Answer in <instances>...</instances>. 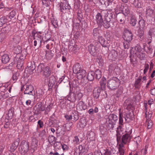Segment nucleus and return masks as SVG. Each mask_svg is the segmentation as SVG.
Segmentation results:
<instances>
[{
    "label": "nucleus",
    "mask_w": 155,
    "mask_h": 155,
    "mask_svg": "<svg viewBox=\"0 0 155 155\" xmlns=\"http://www.w3.org/2000/svg\"><path fill=\"white\" fill-rule=\"evenodd\" d=\"M141 78H139L135 81V86L136 88H139L140 85Z\"/></svg>",
    "instance_id": "49530a36"
},
{
    "label": "nucleus",
    "mask_w": 155,
    "mask_h": 155,
    "mask_svg": "<svg viewBox=\"0 0 155 155\" xmlns=\"http://www.w3.org/2000/svg\"><path fill=\"white\" fill-rule=\"evenodd\" d=\"M45 107L42 105L40 103L37 104L35 106L34 109L37 111V113H39L40 111H43L45 110Z\"/></svg>",
    "instance_id": "4468645a"
},
{
    "label": "nucleus",
    "mask_w": 155,
    "mask_h": 155,
    "mask_svg": "<svg viewBox=\"0 0 155 155\" xmlns=\"http://www.w3.org/2000/svg\"><path fill=\"white\" fill-rule=\"evenodd\" d=\"M109 119L112 120L114 121L116 120L117 119V116L114 114H110L108 117Z\"/></svg>",
    "instance_id": "ea45409f"
},
{
    "label": "nucleus",
    "mask_w": 155,
    "mask_h": 155,
    "mask_svg": "<svg viewBox=\"0 0 155 155\" xmlns=\"http://www.w3.org/2000/svg\"><path fill=\"white\" fill-rule=\"evenodd\" d=\"M34 90V88L32 85H29L27 86L24 92V94H29L33 95L32 94V91Z\"/></svg>",
    "instance_id": "dca6fc26"
},
{
    "label": "nucleus",
    "mask_w": 155,
    "mask_h": 155,
    "mask_svg": "<svg viewBox=\"0 0 155 155\" xmlns=\"http://www.w3.org/2000/svg\"><path fill=\"white\" fill-rule=\"evenodd\" d=\"M114 124H108L107 123V129L108 130H110L111 128L113 129L114 127Z\"/></svg>",
    "instance_id": "338daca9"
},
{
    "label": "nucleus",
    "mask_w": 155,
    "mask_h": 155,
    "mask_svg": "<svg viewBox=\"0 0 155 155\" xmlns=\"http://www.w3.org/2000/svg\"><path fill=\"white\" fill-rule=\"evenodd\" d=\"M86 125V122L84 119H82L80 122V125L82 127H84Z\"/></svg>",
    "instance_id": "3c124183"
},
{
    "label": "nucleus",
    "mask_w": 155,
    "mask_h": 155,
    "mask_svg": "<svg viewBox=\"0 0 155 155\" xmlns=\"http://www.w3.org/2000/svg\"><path fill=\"white\" fill-rule=\"evenodd\" d=\"M124 105L126 107V109H127L130 110L132 107L131 100L129 99L125 100L124 103Z\"/></svg>",
    "instance_id": "2eb2a0df"
},
{
    "label": "nucleus",
    "mask_w": 155,
    "mask_h": 155,
    "mask_svg": "<svg viewBox=\"0 0 155 155\" xmlns=\"http://www.w3.org/2000/svg\"><path fill=\"white\" fill-rule=\"evenodd\" d=\"M77 95L78 99V100H80L83 96V93L79 92L77 93Z\"/></svg>",
    "instance_id": "052dcab7"
},
{
    "label": "nucleus",
    "mask_w": 155,
    "mask_h": 155,
    "mask_svg": "<svg viewBox=\"0 0 155 155\" xmlns=\"http://www.w3.org/2000/svg\"><path fill=\"white\" fill-rule=\"evenodd\" d=\"M113 19L112 18H111L109 17V28L110 27H113L114 26V22L112 20Z\"/></svg>",
    "instance_id": "09e8293b"
},
{
    "label": "nucleus",
    "mask_w": 155,
    "mask_h": 155,
    "mask_svg": "<svg viewBox=\"0 0 155 155\" xmlns=\"http://www.w3.org/2000/svg\"><path fill=\"white\" fill-rule=\"evenodd\" d=\"M133 117V113H129L126 114L124 115V118L126 122H128L129 121V120H128V119H129L130 120L132 119Z\"/></svg>",
    "instance_id": "cd10ccee"
},
{
    "label": "nucleus",
    "mask_w": 155,
    "mask_h": 155,
    "mask_svg": "<svg viewBox=\"0 0 155 155\" xmlns=\"http://www.w3.org/2000/svg\"><path fill=\"white\" fill-rule=\"evenodd\" d=\"M38 69L40 71H42L44 75L46 77L50 76L51 71L50 68L48 66L45 67L43 64H40L38 67Z\"/></svg>",
    "instance_id": "39448f33"
},
{
    "label": "nucleus",
    "mask_w": 155,
    "mask_h": 155,
    "mask_svg": "<svg viewBox=\"0 0 155 155\" xmlns=\"http://www.w3.org/2000/svg\"><path fill=\"white\" fill-rule=\"evenodd\" d=\"M123 117V113L121 112L120 111L119 113V126L117 128V130H121V129L122 127V125H123L124 123Z\"/></svg>",
    "instance_id": "ddd939ff"
},
{
    "label": "nucleus",
    "mask_w": 155,
    "mask_h": 155,
    "mask_svg": "<svg viewBox=\"0 0 155 155\" xmlns=\"http://www.w3.org/2000/svg\"><path fill=\"white\" fill-rule=\"evenodd\" d=\"M38 141L36 139L33 140L31 144L32 146H34V147H36L37 146Z\"/></svg>",
    "instance_id": "0e129e2a"
},
{
    "label": "nucleus",
    "mask_w": 155,
    "mask_h": 155,
    "mask_svg": "<svg viewBox=\"0 0 155 155\" xmlns=\"http://www.w3.org/2000/svg\"><path fill=\"white\" fill-rule=\"evenodd\" d=\"M51 23L55 28H57L58 27V22L57 20L53 19L51 21Z\"/></svg>",
    "instance_id": "6e6d98bb"
},
{
    "label": "nucleus",
    "mask_w": 155,
    "mask_h": 155,
    "mask_svg": "<svg viewBox=\"0 0 155 155\" xmlns=\"http://www.w3.org/2000/svg\"><path fill=\"white\" fill-rule=\"evenodd\" d=\"M53 54L51 51H46L45 56L48 59H51L53 56Z\"/></svg>",
    "instance_id": "2f4dec72"
},
{
    "label": "nucleus",
    "mask_w": 155,
    "mask_h": 155,
    "mask_svg": "<svg viewBox=\"0 0 155 155\" xmlns=\"http://www.w3.org/2000/svg\"><path fill=\"white\" fill-rule=\"evenodd\" d=\"M115 12L116 14L117 15L120 13H122V7H120L119 5H117V7L115 8Z\"/></svg>",
    "instance_id": "c9c22d12"
},
{
    "label": "nucleus",
    "mask_w": 155,
    "mask_h": 155,
    "mask_svg": "<svg viewBox=\"0 0 155 155\" xmlns=\"http://www.w3.org/2000/svg\"><path fill=\"white\" fill-rule=\"evenodd\" d=\"M139 28H143L145 27V23L143 20H141L139 21Z\"/></svg>",
    "instance_id": "58836bf2"
},
{
    "label": "nucleus",
    "mask_w": 155,
    "mask_h": 155,
    "mask_svg": "<svg viewBox=\"0 0 155 155\" xmlns=\"http://www.w3.org/2000/svg\"><path fill=\"white\" fill-rule=\"evenodd\" d=\"M96 19L97 22L99 25H101L103 21V19L102 18V15L100 13H98L96 15Z\"/></svg>",
    "instance_id": "393cba45"
},
{
    "label": "nucleus",
    "mask_w": 155,
    "mask_h": 155,
    "mask_svg": "<svg viewBox=\"0 0 155 155\" xmlns=\"http://www.w3.org/2000/svg\"><path fill=\"white\" fill-rule=\"evenodd\" d=\"M110 16L111 13L110 14H108V15L105 17V19L102 22V24L101 25H103L104 27L106 28H108L109 17H110Z\"/></svg>",
    "instance_id": "f8f14e48"
},
{
    "label": "nucleus",
    "mask_w": 155,
    "mask_h": 155,
    "mask_svg": "<svg viewBox=\"0 0 155 155\" xmlns=\"http://www.w3.org/2000/svg\"><path fill=\"white\" fill-rule=\"evenodd\" d=\"M87 137L91 140H94L95 138L94 133L91 131H88L87 133Z\"/></svg>",
    "instance_id": "c756f323"
},
{
    "label": "nucleus",
    "mask_w": 155,
    "mask_h": 155,
    "mask_svg": "<svg viewBox=\"0 0 155 155\" xmlns=\"http://www.w3.org/2000/svg\"><path fill=\"white\" fill-rule=\"evenodd\" d=\"M88 50L90 53L92 55L94 56L96 55L97 48L95 46L91 44L88 47Z\"/></svg>",
    "instance_id": "423d86ee"
},
{
    "label": "nucleus",
    "mask_w": 155,
    "mask_h": 155,
    "mask_svg": "<svg viewBox=\"0 0 155 155\" xmlns=\"http://www.w3.org/2000/svg\"><path fill=\"white\" fill-rule=\"evenodd\" d=\"M7 115L8 116L9 119H11L13 115V113L12 110H9L8 113L7 114Z\"/></svg>",
    "instance_id": "13d9d810"
},
{
    "label": "nucleus",
    "mask_w": 155,
    "mask_h": 155,
    "mask_svg": "<svg viewBox=\"0 0 155 155\" xmlns=\"http://www.w3.org/2000/svg\"><path fill=\"white\" fill-rule=\"evenodd\" d=\"M98 40L99 42L103 47H107L109 45L110 41H106L104 38L102 36H99Z\"/></svg>",
    "instance_id": "0eeeda50"
},
{
    "label": "nucleus",
    "mask_w": 155,
    "mask_h": 155,
    "mask_svg": "<svg viewBox=\"0 0 155 155\" xmlns=\"http://www.w3.org/2000/svg\"><path fill=\"white\" fill-rule=\"evenodd\" d=\"M131 130L132 129L131 128L129 131H127L125 134L123 135L122 137L121 140L120 135L117 133L116 136L117 143H120V144H122L124 145L128 143H129L132 138V136L131 135L132 133Z\"/></svg>",
    "instance_id": "f257e3e1"
},
{
    "label": "nucleus",
    "mask_w": 155,
    "mask_h": 155,
    "mask_svg": "<svg viewBox=\"0 0 155 155\" xmlns=\"http://www.w3.org/2000/svg\"><path fill=\"white\" fill-rule=\"evenodd\" d=\"M153 10L150 8H148L146 10V15L148 16H151L153 14Z\"/></svg>",
    "instance_id": "a18cd8bd"
},
{
    "label": "nucleus",
    "mask_w": 155,
    "mask_h": 155,
    "mask_svg": "<svg viewBox=\"0 0 155 155\" xmlns=\"http://www.w3.org/2000/svg\"><path fill=\"white\" fill-rule=\"evenodd\" d=\"M81 70L79 64L77 63L74 65L73 68V71L74 73L77 74Z\"/></svg>",
    "instance_id": "6ab92c4d"
},
{
    "label": "nucleus",
    "mask_w": 155,
    "mask_h": 155,
    "mask_svg": "<svg viewBox=\"0 0 155 155\" xmlns=\"http://www.w3.org/2000/svg\"><path fill=\"white\" fill-rule=\"evenodd\" d=\"M155 32V28H152L150 29L149 31L148 32V35L150 36L149 39L150 40H151L152 39V35L153 34H154Z\"/></svg>",
    "instance_id": "473e14b6"
},
{
    "label": "nucleus",
    "mask_w": 155,
    "mask_h": 155,
    "mask_svg": "<svg viewBox=\"0 0 155 155\" xmlns=\"http://www.w3.org/2000/svg\"><path fill=\"white\" fill-rule=\"evenodd\" d=\"M133 34L131 31L127 30L124 33V40L123 42V46L124 49H128L130 47V43L132 41Z\"/></svg>",
    "instance_id": "f03ea898"
},
{
    "label": "nucleus",
    "mask_w": 155,
    "mask_h": 155,
    "mask_svg": "<svg viewBox=\"0 0 155 155\" xmlns=\"http://www.w3.org/2000/svg\"><path fill=\"white\" fill-rule=\"evenodd\" d=\"M99 34V30L97 28L94 29L93 31V35L94 36H97Z\"/></svg>",
    "instance_id": "bf43d9fd"
},
{
    "label": "nucleus",
    "mask_w": 155,
    "mask_h": 155,
    "mask_svg": "<svg viewBox=\"0 0 155 155\" xmlns=\"http://www.w3.org/2000/svg\"><path fill=\"white\" fill-rule=\"evenodd\" d=\"M118 54L117 51L115 50H112L110 53L109 54V56L110 57H111L112 60L114 59L118 56Z\"/></svg>",
    "instance_id": "4be33fe9"
},
{
    "label": "nucleus",
    "mask_w": 155,
    "mask_h": 155,
    "mask_svg": "<svg viewBox=\"0 0 155 155\" xmlns=\"http://www.w3.org/2000/svg\"><path fill=\"white\" fill-rule=\"evenodd\" d=\"M144 32L143 30H140L139 32L138 37L140 38V40L141 41H142L144 38Z\"/></svg>",
    "instance_id": "37998d69"
},
{
    "label": "nucleus",
    "mask_w": 155,
    "mask_h": 155,
    "mask_svg": "<svg viewBox=\"0 0 155 155\" xmlns=\"http://www.w3.org/2000/svg\"><path fill=\"white\" fill-rule=\"evenodd\" d=\"M37 96H39V97H41L44 94L43 91L41 89H39L37 93Z\"/></svg>",
    "instance_id": "603ef678"
},
{
    "label": "nucleus",
    "mask_w": 155,
    "mask_h": 155,
    "mask_svg": "<svg viewBox=\"0 0 155 155\" xmlns=\"http://www.w3.org/2000/svg\"><path fill=\"white\" fill-rule=\"evenodd\" d=\"M16 13L15 11L14 10H12L10 13V15L9 16V18L11 19L14 17L16 15Z\"/></svg>",
    "instance_id": "4d7b16f0"
},
{
    "label": "nucleus",
    "mask_w": 155,
    "mask_h": 155,
    "mask_svg": "<svg viewBox=\"0 0 155 155\" xmlns=\"http://www.w3.org/2000/svg\"><path fill=\"white\" fill-rule=\"evenodd\" d=\"M87 78H86V76H85L84 77H83L80 79L81 80V82L82 83L86 84L87 82Z\"/></svg>",
    "instance_id": "774afa93"
},
{
    "label": "nucleus",
    "mask_w": 155,
    "mask_h": 155,
    "mask_svg": "<svg viewBox=\"0 0 155 155\" xmlns=\"http://www.w3.org/2000/svg\"><path fill=\"white\" fill-rule=\"evenodd\" d=\"M61 5L60 10L63 12H64V11H68L71 9V7L67 2L62 3V5Z\"/></svg>",
    "instance_id": "1a4fd4ad"
},
{
    "label": "nucleus",
    "mask_w": 155,
    "mask_h": 155,
    "mask_svg": "<svg viewBox=\"0 0 155 155\" xmlns=\"http://www.w3.org/2000/svg\"><path fill=\"white\" fill-rule=\"evenodd\" d=\"M87 108V106L82 101H80L77 104V109L79 110H84Z\"/></svg>",
    "instance_id": "9b49d317"
},
{
    "label": "nucleus",
    "mask_w": 155,
    "mask_h": 155,
    "mask_svg": "<svg viewBox=\"0 0 155 155\" xmlns=\"http://www.w3.org/2000/svg\"><path fill=\"white\" fill-rule=\"evenodd\" d=\"M19 73L18 72L15 73L13 75V79L14 81H16L18 79V77L19 76Z\"/></svg>",
    "instance_id": "5fc2aeb1"
},
{
    "label": "nucleus",
    "mask_w": 155,
    "mask_h": 155,
    "mask_svg": "<svg viewBox=\"0 0 155 155\" xmlns=\"http://www.w3.org/2000/svg\"><path fill=\"white\" fill-rule=\"evenodd\" d=\"M86 73L85 71L83 69H81L80 71L78 72V74H77V77L78 79H81L86 76Z\"/></svg>",
    "instance_id": "aec40b11"
},
{
    "label": "nucleus",
    "mask_w": 155,
    "mask_h": 155,
    "mask_svg": "<svg viewBox=\"0 0 155 155\" xmlns=\"http://www.w3.org/2000/svg\"><path fill=\"white\" fill-rule=\"evenodd\" d=\"M121 7L122 8V12H123L122 13L124 15H127L128 14H130V11L129 7L127 5V4L121 5Z\"/></svg>",
    "instance_id": "9d476101"
},
{
    "label": "nucleus",
    "mask_w": 155,
    "mask_h": 155,
    "mask_svg": "<svg viewBox=\"0 0 155 155\" xmlns=\"http://www.w3.org/2000/svg\"><path fill=\"white\" fill-rule=\"evenodd\" d=\"M136 55L141 60L144 59L145 58V54L143 53L142 51L140 52V53L137 54Z\"/></svg>",
    "instance_id": "e433bc0d"
},
{
    "label": "nucleus",
    "mask_w": 155,
    "mask_h": 155,
    "mask_svg": "<svg viewBox=\"0 0 155 155\" xmlns=\"http://www.w3.org/2000/svg\"><path fill=\"white\" fill-rule=\"evenodd\" d=\"M120 71V68L117 66L114 67V72L117 74H119Z\"/></svg>",
    "instance_id": "e2e57ef3"
},
{
    "label": "nucleus",
    "mask_w": 155,
    "mask_h": 155,
    "mask_svg": "<svg viewBox=\"0 0 155 155\" xmlns=\"http://www.w3.org/2000/svg\"><path fill=\"white\" fill-rule=\"evenodd\" d=\"M142 51V49L140 45L137 44L134 48V51H133V54H137L140 53V52Z\"/></svg>",
    "instance_id": "b1692460"
},
{
    "label": "nucleus",
    "mask_w": 155,
    "mask_h": 155,
    "mask_svg": "<svg viewBox=\"0 0 155 155\" xmlns=\"http://www.w3.org/2000/svg\"><path fill=\"white\" fill-rule=\"evenodd\" d=\"M35 69V66L34 65H31L30 66L26 68L25 72H27L29 74H31L33 73V71Z\"/></svg>",
    "instance_id": "a878e982"
},
{
    "label": "nucleus",
    "mask_w": 155,
    "mask_h": 155,
    "mask_svg": "<svg viewBox=\"0 0 155 155\" xmlns=\"http://www.w3.org/2000/svg\"><path fill=\"white\" fill-rule=\"evenodd\" d=\"M102 80L100 82V85L101 89L104 90L105 87L106 86V79H102Z\"/></svg>",
    "instance_id": "a19ab883"
},
{
    "label": "nucleus",
    "mask_w": 155,
    "mask_h": 155,
    "mask_svg": "<svg viewBox=\"0 0 155 155\" xmlns=\"http://www.w3.org/2000/svg\"><path fill=\"white\" fill-rule=\"evenodd\" d=\"M20 60L18 61L17 64V67L19 69L22 70L23 68V64L20 62Z\"/></svg>",
    "instance_id": "8fccbe9b"
},
{
    "label": "nucleus",
    "mask_w": 155,
    "mask_h": 155,
    "mask_svg": "<svg viewBox=\"0 0 155 155\" xmlns=\"http://www.w3.org/2000/svg\"><path fill=\"white\" fill-rule=\"evenodd\" d=\"M29 145L28 142L25 140L22 141L20 145L19 150L22 154H25L28 151Z\"/></svg>",
    "instance_id": "20e7f679"
},
{
    "label": "nucleus",
    "mask_w": 155,
    "mask_h": 155,
    "mask_svg": "<svg viewBox=\"0 0 155 155\" xmlns=\"http://www.w3.org/2000/svg\"><path fill=\"white\" fill-rule=\"evenodd\" d=\"M120 81L116 77H113L107 81V87L111 90L117 89L120 85Z\"/></svg>",
    "instance_id": "7ed1b4c3"
},
{
    "label": "nucleus",
    "mask_w": 155,
    "mask_h": 155,
    "mask_svg": "<svg viewBox=\"0 0 155 155\" xmlns=\"http://www.w3.org/2000/svg\"><path fill=\"white\" fill-rule=\"evenodd\" d=\"M143 49L147 53H152V49L150 46L147 45H144Z\"/></svg>",
    "instance_id": "72a5a7b5"
},
{
    "label": "nucleus",
    "mask_w": 155,
    "mask_h": 155,
    "mask_svg": "<svg viewBox=\"0 0 155 155\" xmlns=\"http://www.w3.org/2000/svg\"><path fill=\"white\" fill-rule=\"evenodd\" d=\"M125 16L123 13H120L116 15V18L117 21H120L122 23L124 22V19L125 18Z\"/></svg>",
    "instance_id": "a211bd4d"
},
{
    "label": "nucleus",
    "mask_w": 155,
    "mask_h": 155,
    "mask_svg": "<svg viewBox=\"0 0 155 155\" xmlns=\"http://www.w3.org/2000/svg\"><path fill=\"white\" fill-rule=\"evenodd\" d=\"M102 4L104 5L105 6H107L110 4V0H101Z\"/></svg>",
    "instance_id": "de8ad7c7"
},
{
    "label": "nucleus",
    "mask_w": 155,
    "mask_h": 155,
    "mask_svg": "<svg viewBox=\"0 0 155 155\" xmlns=\"http://www.w3.org/2000/svg\"><path fill=\"white\" fill-rule=\"evenodd\" d=\"M7 21V19L5 17H3L0 18V25H2Z\"/></svg>",
    "instance_id": "79ce46f5"
},
{
    "label": "nucleus",
    "mask_w": 155,
    "mask_h": 155,
    "mask_svg": "<svg viewBox=\"0 0 155 155\" xmlns=\"http://www.w3.org/2000/svg\"><path fill=\"white\" fill-rule=\"evenodd\" d=\"M32 35L33 37L34 40L38 42V45H40L41 43V36L38 34V33H35L34 31L32 33Z\"/></svg>",
    "instance_id": "6e6552de"
},
{
    "label": "nucleus",
    "mask_w": 155,
    "mask_h": 155,
    "mask_svg": "<svg viewBox=\"0 0 155 155\" xmlns=\"http://www.w3.org/2000/svg\"><path fill=\"white\" fill-rule=\"evenodd\" d=\"M10 60V58L8 55L4 54L1 58V61L2 63L4 64L8 63Z\"/></svg>",
    "instance_id": "f3484780"
},
{
    "label": "nucleus",
    "mask_w": 155,
    "mask_h": 155,
    "mask_svg": "<svg viewBox=\"0 0 155 155\" xmlns=\"http://www.w3.org/2000/svg\"><path fill=\"white\" fill-rule=\"evenodd\" d=\"M124 145L122 144H119L118 151L117 152L120 155H124L125 150L124 149Z\"/></svg>",
    "instance_id": "5701e85b"
},
{
    "label": "nucleus",
    "mask_w": 155,
    "mask_h": 155,
    "mask_svg": "<svg viewBox=\"0 0 155 155\" xmlns=\"http://www.w3.org/2000/svg\"><path fill=\"white\" fill-rule=\"evenodd\" d=\"M148 147L146 146L144 149H142L141 150V152L143 155H145L147 153Z\"/></svg>",
    "instance_id": "680f3d73"
},
{
    "label": "nucleus",
    "mask_w": 155,
    "mask_h": 155,
    "mask_svg": "<svg viewBox=\"0 0 155 155\" xmlns=\"http://www.w3.org/2000/svg\"><path fill=\"white\" fill-rule=\"evenodd\" d=\"M52 1L51 0H42V3L43 5H45L46 7H48L50 4V2H52Z\"/></svg>",
    "instance_id": "c03bdc74"
},
{
    "label": "nucleus",
    "mask_w": 155,
    "mask_h": 155,
    "mask_svg": "<svg viewBox=\"0 0 155 155\" xmlns=\"http://www.w3.org/2000/svg\"><path fill=\"white\" fill-rule=\"evenodd\" d=\"M101 92V89L99 88H95L93 91V96L94 98L97 99L99 96Z\"/></svg>",
    "instance_id": "412c9836"
},
{
    "label": "nucleus",
    "mask_w": 155,
    "mask_h": 155,
    "mask_svg": "<svg viewBox=\"0 0 155 155\" xmlns=\"http://www.w3.org/2000/svg\"><path fill=\"white\" fill-rule=\"evenodd\" d=\"M137 23V20L134 18H132L130 20V24L133 26H134Z\"/></svg>",
    "instance_id": "864d4df0"
},
{
    "label": "nucleus",
    "mask_w": 155,
    "mask_h": 155,
    "mask_svg": "<svg viewBox=\"0 0 155 155\" xmlns=\"http://www.w3.org/2000/svg\"><path fill=\"white\" fill-rule=\"evenodd\" d=\"M72 116V119L73 121H76L78 120L79 118L78 114L75 112L71 114Z\"/></svg>",
    "instance_id": "f704fd0d"
},
{
    "label": "nucleus",
    "mask_w": 155,
    "mask_h": 155,
    "mask_svg": "<svg viewBox=\"0 0 155 155\" xmlns=\"http://www.w3.org/2000/svg\"><path fill=\"white\" fill-rule=\"evenodd\" d=\"M55 144L56 145H60L59 147H60L61 146V145L62 148L64 150H68L69 149V147L67 145L65 144L62 145L60 143V142H57L55 143Z\"/></svg>",
    "instance_id": "4c0bfd02"
},
{
    "label": "nucleus",
    "mask_w": 155,
    "mask_h": 155,
    "mask_svg": "<svg viewBox=\"0 0 155 155\" xmlns=\"http://www.w3.org/2000/svg\"><path fill=\"white\" fill-rule=\"evenodd\" d=\"M94 73V76L97 79H99L101 77V73L100 70L97 69L96 70Z\"/></svg>",
    "instance_id": "c85d7f7f"
},
{
    "label": "nucleus",
    "mask_w": 155,
    "mask_h": 155,
    "mask_svg": "<svg viewBox=\"0 0 155 155\" xmlns=\"http://www.w3.org/2000/svg\"><path fill=\"white\" fill-rule=\"evenodd\" d=\"M94 73L93 71L89 72L87 74V78L90 81H92L94 80Z\"/></svg>",
    "instance_id": "7c9ffc66"
},
{
    "label": "nucleus",
    "mask_w": 155,
    "mask_h": 155,
    "mask_svg": "<svg viewBox=\"0 0 155 155\" xmlns=\"http://www.w3.org/2000/svg\"><path fill=\"white\" fill-rule=\"evenodd\" d=\"M19 143V139H17L14 143H12L10 147V149L12 150H15L18 147Z\"/></svg>",
    "instance_id": "bb28decb"
},
{
    "label": "nucleus",
    "mask_w": 155,
    "mask_h": 155,
    "mask_svg": "<svg viewBox=\"0 0 155 155\" xmlns=\"http://www.w3.org/2000/svg\"><path fill=\"white\" fill-rule=\"evenodd\" d=\"M74 83H75V81H73L72 82L71 81L69 82V84L70 88H71V87H76L78 85V84H75Z\"/></svg>",
    "instance_id": "69168bd1"
}]
</instances>
